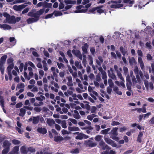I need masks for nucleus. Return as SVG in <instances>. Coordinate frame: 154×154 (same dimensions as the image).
<instances>
[{
  "label": "nucleus",
  "instance_id": "obj_3",
  "mask_svg": "<svg viewBox=\"0 0 154 154\" xmlns=\"http://www.w3.org/2000/svg\"><path fill=\"white\" fill-rule=\"evenodd\" d=\"M39 121L42 123H45V121L42 116H32L28 120V122H31L32 124L35 125L38 124Z\"/></svg>",
  "mask_w": 154,
  "mask_h": 154
},
{
  "label": "nucleus",
  "instance_id": "obj_51",
  "mask_svg": "<svg viewBox=\"0 0 154 154\" xmlns=\"http://www.w3.org/2000/svg\"><path fill=\"white\" fill-rule=\"evenodd\" d=\"M27 151L28 152L29 151H30L32 153L35 152V148H33L32 147H29L27 148Z\"/></svg>",
  "mask_w": 154,
  "mask_h": 154
},
{
  "label": "nucleus",
  "instance_id": "obj_13",
  "mask_svg": "<svg viewBox=\"0 0 154 154\" xmlns=\"http://www.w3.org/2000/svg\"><path fill=\"white\" fill-rule=\"evenodd\" d=\"M0 105L1 106L3 109V110L4 112L6 113V111L4 109V97L0 95Z\"/></svg>",
  "mask_w": 154,
  "mask_h": 154
},
{
  "label": "nucleus",
  "instance_id": "obj_2",
  "mask_svg": "<svg viewBox=\"0 0 154 154\" xmlns=\"http://www.w3.org/2000/svg\"><path fill=\"white\" fill-rule=\"evenodd\" d=\"M13 61L14 59L11 57L8 58L7 60L8 66L7 67L6 70L10 80H11L12 79L11 70L13 69L14 66Z\"/></svg>",
  "mask_w": 154,
  "mask_h": 154
},
{
  "label": "nucleus",
  "instance_id": "obj_36",
  "mask_svg": "<svg viewBox=\"0 0 154 154\" xmlns=\"http://www.w3.org/2000/svg\"><path fill=\"white\" fill-rule=\"evenodd\" d=\"M75 66L79 69H82V66L81 64H79V62L76 61L75 62Z\"/></svg>",
  "mask_w": 154,
  "mask_h": 154
},
{
  "label": "nucleus",
  "instance_id": "obj_10",
  "mask_svg": "<svg viewBox=\"0 0 154 154\" xmlns=\"http://www.w3.org/2000/svg\"><path fill=\"white\" fill-rule=\"evenodd\" d=\"M26 6V5H15L13 6V8L16 11H21L22 9L25 8Z\"/></svg>",
  "mask_w": 154,
  "mask_h": 154
},
{
  "label": "nucleus",
  "instance_id": "obj_6",
  "mask_svg": "<svg viewBox=\"0 0 154 154\" xmlns=\"http://www.w3.org/2000/svg\"><path fill=\"white\" fill-rule=\"evenodd\" d=\"M84 7L82 5H80L76 7L77 10L75 11V12L76 13H85L88 11L87 9L82 8Z\"/></svg>",
  "mask_w": 154,
  "mask_h": 154
},
{
  "label": "nucleus",
  "instance_id": "obj_25",
  "mask_svg": "<svg viewBox=\"0 0 154 154\" xmlns=\"http://www.w3.org/2000/svg\"><path fill=\"white\" fill-rule=\"evenodd\" d=\"M20 151L23 154H27L28 153L27 148H26L25 146H23L20 148Z\"/></svg>",
  "mask_w": 154,
  "mask_h": 154
},
{
  "label": "nucleus",
  "instance_id": "obj_63",
  "mask_svg": "<svg viewBox=\"0 0 154 154\" xmlns=\"http://www.w3.org/2000/svg\"><path fill=\"white\" fill-rule=\"evenodd\" d=\"M39 73L40 75L39 76V79H41L42 77H43L44 75V72L43 70H40L39 71Z\"/></svg>",
  "mask_w": 154,
  "mask_h": 154
},
{
  "label": "nucleus",
  "instance_id": "obj_32",
  "mask_svg": "<svg viewBox=\"0 0 154 154\" xmlns=\"http://www.w3.org/2000/svg\"><path fill=\"white\" fill-rule=\"evenodd\" d=\"M88 46L87 44L86 43L82 47V50L85 54L87 53V49L88 48Z\"/></svg>",
  "mask_w": 154,
  "mask_h": 154
},
{
  "label": "nucleus",
  "instance_id": "obj_50",
  "mask_svg": "<svg viewBox=\"0 0 154 154\" xmlns=\"http://www.w3.org/2000/svg\"><path fill=\"white\" fill-rule=\"evenodd\" d=\"M53 13H54V14L55 16H60L62 15V13L59 11H54Z\"/></svg>",
  "mask_w": 154,
  "mask_h": 154
},
{
  "label": "nucleus",
  "instance_id": "obj_12",
  "mask_svg": "<svg viewBox=\"0 0 154 154\" xmlns=\"http://www.w3.org/2000/svg\"><path fill=\"white\" fill-rule=\"evenodd\" d=\"M88 137V136L82 133H79L75 137L76 139L82 140L83 138L87 139Z\"/></svg>",
  "mask_w": 154,
  "mask_h": 154
},
{
  "label": "nucleus",
  "instance_id": "obj_56",
  "mask_svg": "<svg viewBox=\"0 0 154 154\" xmlns=\"http://www.w3.org/2000/svg\"><path fill=\"white\" fill-rule=\"evenodd\" d=\"M88 57L89 58V60H90L89 62V65L91 66L93 65V60L92 57H91L90 55H88Z\"/></svg>",
  "mask_w": 154,
  "mask_h": 154
},
{
  "label": "nucleus",
  "instance_id": "obj_39",
  "mask_svg": "<svg viewBox=\"0 0 154 154\" xmlns=\"http://www.w3.org/2000/svg\"><path fill=\"white\" fill-rule=\"evenodd\" d=\"M55 121L57 123L60 124L61 123L62 125H66V122L65 120L61 121L60 119H56Z\"/></svg>",
  "mask_w": 154,
  "mask_h": 154
},
{
  "label": "nucleus",
  "instance_id": "obj_53",
  "mask_svg": "<svg viewBox=\"0 0 154 154\" xmlns=\"http://www.w3.org/2000/svg\"><path fill=\"white\" fill-rule=\"evenodd\" d=\"M123 69L124 72V74L125 75H127L128 72V68L125 66H124L123 67Z\"/></svg>",
  "mask_w": 154,
  "mask_h": 154
},
{
  "label": "nucleus",
  "instance_id": "obj_11",
  "mask_svg": "<svg viewBox=\"0 0 154 154\" xmlns=\"http://www.w3.org/2000/svg\"><path fill=\"white\" fill-rule=\"evenodd\" d=\"M51 70L53 75L55 77L57 78L58 76V73H59V71L58 69L54 67H51Z\"/></svg>",
  "mask_w": 154,
  "mask_h": 154
},
{
  "label": "nucleus",
  "instance_id": "obj_34",
  "mask_svg": "<svg viewBox=\"0 0 154 154\" xmlns=\"http://www.w3.org/2000/svg\"><path fill=\"white\" fill-rule=\"evenodd\" d=\"M84 122H79L78 123V124L79 125H84L85 124L89 125L91 124V122L88 120H84Z\"/></svg>",
  "mask_w": 154,
  "mask_h": 154
},
{
  "label": "nucleus",
  "instance_id": "obj_59",
  "mask_svg": "<svg viewBox=\"0 0 154 154\" xmlns=\"http://www.w3.org/2000/svg\"><path fill=\"white\" fill-rule=\"evenodd\" d=\"M131 82H127L126 86L128 89L129 91L131 90Z\"/></svg>",
  "mask_w": 154,
  "mask_h": 154
},
{
  "label": "nucleus",
  "instance_id": "obj_58",
  "mask_svg": "<svg viewBox=\"0 0 154 154\" xmlns=\"http://www.w3.org/2000/svg\"><path fill=\"white\" fill-rule=\"evenodd\" d=\"M122 6V5H112L111 6V7L112 8H118Z\"/></svg>",
  "mask_w": 154,
  "mask_h": 154
},
{
  "label": "nucleus",
  "instance_id": "obj_31",
  "mask_svg": "<svg viewBox=\"0 0 154 154\" xmlns=\"http://www.w3.org/2000/svg\"><path fill=\"white\" fill-rule=\"evenodd\" d=\"M68 130L71 131H76L79 130V128L76 127H69L68 128Z\"/></svg>",
  "mask_w": 154,
  "mask_h": 154
},
{
  "label": "nucleus",
  "instance_id": "obj_16",
  "mask_svg": "<svg viewBox=\"0 0 154 154\" xmlns=\"http://www.w3.org/2000/svg\"><path fill=\"white\" fill-rule=\"evenodd\" d=\"M45 10L44 9H42L35 13L36 17L39 20V17L40 15H42L44 12Z\"/></svg>",
  "mask_w": 154,
  "mask_h": 154
},
{
  "label": "nucleus",
  "instance_id": "obj_7",
  "mask_svg": "<svg viewBox=\"0 0 154 154\" xmlns=\"http://www.w3.org/2000/svg\"><path fill=\"white\" fill-rule=\"evenodd\" d=\"M99 146L103 150L106 149L109 150L111 149L107 145L105 144V143L103 140L100 141L99 143Z\"/></svg>",
  "mask_w": 154,
  "mask_h": 154
},
{
  "label": "nucleus",
  "instance_id": "obj_37",
  "mask_svg": "<svg viewBox=\"0 0 154 154\" xmlns=\"http://www.w3.org/2000/svg\"><path fill=\"white\" fill-rule=\"evenodd\" d=\"M70 152L72 154H78L79 152V149L76 148L71 150Z\"/></svg>",
  "mask_w": 154,
  "mask_h": 154
},
{
  "label": "nucleus",
  "instance_id": "obj_19",
  "mask_svg": "<svg viewBox=\"0 0 154 154\" xmlns=\"http://www.w3.org/2000/svg\"><path fill=\"white\" fill-rule=\"evenodd\" d=\"M38 19L36 17H31L29 18L26 20L27 22L29 24L32 23L33 22H36L38 21Z\"/></svg>",
  "mask_w": 154,
  "mask_h": 154
},
{
  "label": "nucleus",
  "instance_id": "obj_1",
  "mask_svg": "<svg viewBox=\"0 0 154 154\" xmlns=\"http://www.w3.org/2000/svg\"><path fill=\"white\" fill-rule=\"evenodd\" d=\"M45 99V97L44 96L41 95L39 97H37L35 98H32L30 99L31 102L33 103L35 106H40L44 104L42 102Z\"/></svg>",
  "mask_w": 154,
  "mask_h": 154
},
{
  "label": "nucleus",
  "instance_id": "obj_38",
  "mask_svg": "<svg viewBox=\"0 0 154 154\" xmlns=\"http://www.w3.org/2000/svg\"><path fill=\"white\" fill-rule=\"evenodd\" d=\"M118 128H113L111 131V134L112 135L116 136L118 135V134L116 132L117 131Z\"/></svg>",
  "mask_w": 154,
  "mask_h": 154
},
{
  "label": "nucleus",
  "instance_id": "obj_28",
  "mask_svg": "<svg viewBox=\"0 0 154 154\" xmlns=\"http://www.w3.org/2000/svg\"><path fill=\"white\" fill-rule=\"evenodd\" d=\"M128 60L131 65H133L136 62V60L134 57H128Z\"/></svg>",
  "mask_w": 154,
  "mask_h": 154
},
{
  "label": "nucleus",
  "instance_id": "obj_20",
  "mask_svg": "<svg viewBox=\"0 0 154 154\" xmlns=\"http://www.w3.org/2000/svg\"><path fill=\"white\" fill-rule=\"evenodd\" d=\"M146 104H144L142 108H137L136 109L137 110V111L139 112H142L143 113L146 112Z\"/></svg>",
  "mask_w": 154,
  "mask_h": 154
},
{
  "label": "nucleus",
  "instance_id": "obj_21",
  "mask_svg": "<svg viewBox=\"0 0 154 154\" xmlns=\"http://www.w3.org/2000/svg\"><path fill=\"white\" fill-rule=\"evenodd\" d=\"M7 57L6 55H5L2 56L0 59V65H3L5 63L6 59Z\"/></svg>",
  "mask_w": 154,
  "mask_h": 154
},
{
  "label": "nucleus",
  "instance_id": "obj_5",
  "mask_svg": "<svg viewBox=\"0 0 154 154\" xmlns=\"http://www.w3.org/2000/svg\"><path fill=\"white\" fill-rule=\"evenodd\" d=\"M11 143L8 140H5L3 143L2 146L5 149L2 151V154H7L10 149V147Z\"/></svg>",
  "mask_w": 154,
  "mask_h": 154
},
{
  "label": "nucleus",
  "instance_id": "obj_43",
  "mask_svg": "<svg viewBox=\"0 0 154 154\" xmlns=\"http://www.w3.org/2000/svg\"><path fill=\"white\" fill-rule=\"evenodd\" d=\"M96 115L94 114H92L91 115H88L87 116V118L89 120L91 121L96 116Z\"/></svg>",
  "mask_w": 154,
  "mask_h": 154
},
{
  "label": "nucleus",
  "instance_id": "obj_57",
  "mask_svg": "<svg viewBox=\"0 0 154 154\" xmlns=\"http://www.w3.org/2000/svg\"><path fill=\"white\" fill-rule=\"evenodd\" d=\"M123 2L125 3H129L130 4H133L134 3V1L131 0H124Z\"/></svg>",
  "mask_w": 154,
  "mask_h": 154
},
{
  "label": "nucleus",
  "instance_id": "obj_62",
  "mask_svg": "<svg viewBox=\"0 0 154 154\" xmlns=\"http://www.w3.org/2000/svg\"><path fill=\"white\" fill-rule=\"evenodd\" d=\"M0 70L2 73L3 74L5 70V67L3 65H0Z\"/></svg>",
  "mask_w": 154,
  "mask_h": 154
},
{
  "label": "nucleus",
  "instance_id": "obj_26",
  "mask_svg": "<svg viewBox=\"0 0 154 154\" xmlns=\"http://www.w3.org/2000/svg\"><path fill=\"white\" fill-rule=\"evenodd\" d=\"M46 122L47 124L49 125H52L55 124V121L52 119L49 118L47 119Z\"/></svg>",
  "mask_w": 154,
  "mask_h": 154
},
{
  "label": "nucleus",
  "instance_id": "obj_42",
  "mask_svg": "<svg viewBox=\"0 0 154 154\" xmlns=\"http://www.w3.org/2000/svg\"><path fill=\"white\" fill-rule=\"evenodd\" d=\"M19 127H16L15 128L16 130L18 131V133L20 134H22L23 132V130L21 129V126H18Z\"/></svg>",
  "mask_w": 154,
  "mask_h": 154
},
{
  "label": "nucleus",
  "instance_id": "obj_30",
  "mask_svg": "<svg viewBox=\"0 0 154 154\" xmlns=\"http://www.w3.org/2000/svg\"><path fill=\"white\" fill-rule=\"evenodd\" d=\"M35 11V9H33L31 11L29 12L28 14V15L30 17H36L35 13H34Z\"/></svg>",
  "mask_w": 154,
  "mask_h": 154
},
{
  "label": "nucleus",
  "instance_id": "obj_29",
  "mask_svg": "<svg viewBox=\"0 0 154 154\" xmlns=\"http://www.w3.org/2000/svg\"><path fill=\"white\" fill-rule=\"evenodd\" d=\"M108 73V75L109 78L113 80H116L117 77L116 75L114 72H109Z\"/></svg>",
  "mask_w": 154,
  "mask_h": 154
},
{
  "label": "nucleus",
  "instance_id": "obj_17",
  "mask_svg": "<svg viewBox=\"0 0 154 154\" xmlns=\"http://www.w3.org/2000/svg\"><path fill=\"white\" fill-rule=\"evenodd\" d=\"M37 131L39 133L43 134H45L47 133V129L44 128H38L37 129Z\"/></svg>",
  "mask_w": 154,
  "mask_h": 154
},
{
  "label": "nucleus",
  "instance_id": "obj_8",
  "mask_svg": "<svg viewBox=\"0 0 154 154\" xmlns=\"http://www.w3.org/2000/svg\"><path fill=\"white\" fill-rule=\"evenodd\" d=\"M72 52L76 57L79 58L81 60L82 59V56L80 51L77 50H73L72 51Z\"/></svg>",
  "mask_w": 154,
  "mask_h": 154
},
{
  "label": "nucleus",
  "instance_id": "obj_27",
  "mask_svg": "<svg viewBox=\"0 0 154 154\" xmlns=\"http://www.w3.org/2000/svg\"><path fill=\"white\" fill-rule=\"evenodd\" d=\"M54 139L55 142H58L63 140V138L61 136H57L54 137Z\"/></svg>",
  "mask_w": 154,
  "mask_h": 154
},
{
  "label": "nucleus",
  "instance_id": "obj_61",
  "mask_svg": "<svg viewBox=\"0 0 154 154\" xmlns=\"http://www.w3.org/2000/svg\"><path fill=\"white\" fill-rule=\"evenodd\" d=\"M13 143L15 145H17L20 143V142L18 140L14 139L12 140Z\"/></svg>",
  "mask_w": 154,
  "mask_h": 154
},
{
  "label": "nucleus",
  "instance_id": "obj_45",
  "mask_svg": "<svg viewBox=\"0 0 154 154\" xmlns=\"http://www.w3.org/2000/svg\"><path fill=\"white\" fill-rule=\"evenodd\" d=\"M101 74L102 78L103 79H107V76L105 71H103Z\"/></svg>",
  "mask_w": 154,
  "mask_h": 154
},
{
  "label": "nucleus",
  "instance_id": "obj_22",
  "mask_svg": "<svg viewBox=\"0 0 154 154\" xmlns=\"http://www.w3.org/2000/svg\"><path fill=\"white\" fill-rule=\"evenodd\" d=\"M98 59H96V61L98 65L100 66L101 63L103 62V60L101 56H98Z\"/></svg>",
  "mask_w": 154,
  "mask_h": 154
},
{
  "label": "nucleus",
  "instance_id": "obj_33",
  "mask_svg": "<svg viewBox=\"0 0 154 154\" xmlns=\"http://www.w3.org/2000/svg\"><path fill=\"white\" fill-rule=\"evenodd\" d=\"M119 50L122 55L124 56L127 53V51L126 49L123 46H121L119 48Z\"/></svg>",
  "mask_w": 154,
  "mask_h": 154
},
{
  "label": "nucleus",
  "instance_id": "obj_52",
  "mask_svg": "<svg viewBox=\"0 0 154 154\" xmlns=\"http://www.w3.org/2000/svg\"><path fill=\"white\" fill-rule=\"evenodd\" d=\"M45 4L44 6V7L45 8H51L52 5V4L51 3H48L45 2Z\"/></svg>",
  "mask_w": 154,
  "mask_h": 154
},
{
  "label": "nucleus",
  "instance_id": "obj_46",
  "mask_svg": "<svg viewBox=\"0 0 154 154\" xmlns=\"http://www.w3.org/2000/svg\"><path fill=\"white\" fill-rule=\"evenodd\" d=\"M74 112L75 113V114L74 115V117L77 119H79L80 116L77 110H75L74 111Z\"/></svg>",
  "mask_w": 154,
  "mask_h": 154
},
{
  "label": "nucleus",
  "instance_id": "obj_64",
  "mask_svg": "<svg viewBox=\"0 0 154 154\" xmlns=\"http://www.w3.org/2000/svg\"><path fill=\"white\" fill-rule=\"evenodd\" d=\"M137 54L139 57H142L143 56V53L142 51L140 50H138L137 51Z\"/></svg>",
  "mask_w": 154,
  "mask_h": 154
},
{
  "label": "nucleus",
  "instance_id": "obj_23",
  "mask_svg": "<svg viewBox=\"0 0 154 154\" xmlns=\"http://www.w3.org/2000/svg\"><path fill=\"white\" fill-rule=\"evenodd\" d=\"M0 27L1 28H3V29L5 30H9L11 29V28L10 26L6 24H3L2 25L1 24Z\"/></svg>",
  "mask_w": 154,
  "mask_h": 154
},
{
  "label": "nucleus",
  "instance_id": "obj_14",
  "mask_svg": "<svg viewBox=\"0 0 154 154\" xmlns=\"http://www.w3.org/2000/svg\"><path fill=\"white\" fill-rule=\"evenodd\" d=\"M138 62L139 64L140 67L141 69L142 70L144 69V64L143 63V61L142 58L141 57H138Z\"/></svg>",
  "mask_w": 154,
  "mask_h": 154
},
{
  "label": "nucleus",
  "instance_id": "obj_40",
  "mask_svg": "<svg viewBox=\"0 0 154 154\" xmlns=\"http://www.w3.org/2000/svg\"><path fill=\"white\" fill-rule=\"evenodd\" d=\"M19 115L21 116H23L26 113V110L24 108H21L20 110Z\"/></svg>",
  "mask_w": 154,
  "mask_h": 154
},
{
  "label": "nucleus",
  "instance_id": "obj_9",
  "mask_svg": "<svg viewBox=\"0 0 154 154\" xmlns=\"http://www.w3.org/2000/svg\"><path fill=\"white\" fill-rule=\"evenodd\" d=\"M85 145L87 146L93 147L95 146L97 144L96 143L91 140H88L85 141Z\"/></svg>",
  "mask_w": 154,
  "mask_h": 154
},
{
  "label": "nucleus",
  "instance_id": "obj_47",
  "mask_svg": "<svg viewBox=\"0 0 154 154\" xmlns=\"http://www.w3.org/2000/svg\"><path fill=\"white\" fill-rule=\"evenodd\" d=\"M110 128H108L107 129L103 130L101 131V134H105L108 133L109 131H110Z\"/></svg>",
  "mask_w": 154,
  "mask_h": 154
},
{
  "label": "nucleus",
  "instance_id": "obj_41",
  "mask_svg": "<svg viewBox=\"0 0 154 154\" xmlns=\"http://www.w3.org/2000/svg\"><path fill=\"white\" fill-rule=\"evenodd\" d=\"M64 2L67 4H76L75 1H72L71 0H66L64 1Z\"/></svg>",
  "mask_w": 154,
  "mask_h": 154
},
{
  "label": "nucleus",
  "instance_id": "obj_24",
  "mask_svg": "<svg viewBox=\"0 0 154 154\" xmlns=\"http://www.w3.org/2000/svg\"><path fill=\"white\" fill-rule=\"evenodd\" d=\"M113 90L118 95H121L122 94V92L119 90V88L117 86H115L114 87Z\"/></svg>",
  "mask_w": 154,
  "mask_h": 154
},
{
  "label": "nucleus",
  "instance_id": "obj_44",
  "mask_svg": "<svg viewBox=\"0 0 154 154\" xmlns=\"http://www.w3.org/2000/svg\"><path fill=\"white\" fill-rule=\"evenodd\" d=\"M19 150V147L18 146H16L14 147L12 151L15 154H18V151Z\"/></svg>",
  "mask_w": 154,
  "mask_h": 154
},
{
  "label": "nucleus",
  "instance_id": "obj_55",
  "mask_svg": "<svg viewBox=\"0 0 154 154\" xmlns=\"http://www.w3.org/2000/svg\"><path fill=\"white\" fill-rule=\"evenodd\" d=\"M121 80L122 81L120 82V86H121L122 88H125V86L124 84V80Z\"/></svg>",
  "mask_w": 154,
  "mask_h": 154
},
{
  "label": "nucleus",
  "instance_id": "obj_49",
  "mask_svg": "<svg viewBox=\"0 0 154 154\" xmlns=\"http://www.w3.org/2000/svg\"><path fill=\"white\" fill-rule=\"evenodd\" d=\"M101 7H97L96 8V10L97 12L101 14L103 12V11L101 9Z\"/></svg>",
  "mask_w": 154,
  "mask_h": 154
},
{
  "label": "nucleus",
  "instance_id": "obj_15",
  "mask_svg": "<svg viewBox=\"0 0 154 154\" xmlns=\"http://www.w3.org/2000/svg\"><path fill=\"white\" fill-rule=\"evenodd\" d=\"M138 62L139 64L140 67L141 69L142 70L144 69V64L143 63V61L142 58L141 57H138Z\"/></svg>",
  "mask_w": 154,
  "mask_h": 154
},
{
  "label": "nucleus",
  "instance_id": "obj_18",
  "mask_svg": "<svg viewBox=\"0 0 154 154\" xmlns=\"http://www.w3.org/2000/svg\"><path fill=\"white\" fill-rule=\"evenodd\" d=\"M122 71V69L121 68H120L119 69V70L116 71L117 75L119 78L121 80H124V78L122 76V74H121V72Z\"/></svg>",
  "mask_w": 154,
  "mask_h": 154
},
{
  "label": "nucleus",
  "instance_id": "obj_48",
  "mask_svg": "<svg viewBox=\"0 0 154 154\" xmlns=\"http://www.w3.org/2000/svg\"><path fill=\"white\" fill-rule=\"evenodd\" d=\"M108 83L110 87L113 88L114 84L111 79H108Z\"/></svg>",
  "mask_w": 154,
  "mask_h": 154
},
{
  "label": "nucleus",
  "instance_id": "obj_60",
  "mask_svg": "<svg viewBox=\"0 0 154 154\" xmlns=\"http://www.w3.org/2000/svg\"><path fill=\"white\" fill-rule=\"evenodd\" d=\"M36 106L34 108V110L36 112H39L42 110V109L40 107H38V106Z\"/></svg>",
  "mask_w": 154,
  "mask_h": 154
},
{
  "label": "nucleus",
  "instance_id": "obj_4",
  "mask_svg": "<svg viewBox=\"0 0 154 154\" xmlns=\"http://www.w3.org/2000/svg\"><path fill=\"white\" fill-rule=\"evenodd\" d=\"M3 16L6 17V19L3 22L4 23H16L15 17L14 16H11L9 14L4 13Z\"/></svg>",
  "mask_w": 154,
  "mask_h": 154
},
{
  "label": "nucleus",
  "instance_id": "obj_35",
  "mask_svg": "<svg viewBox=\"0 0 154 154\" xmlns=\"http://www.w3.org/2000/svg\"><path fill=\"white\" fill-rule=\"evenodd\" d=\"M25 87V85L23 83H20L17 84L16 88V90H17L18 89H24Z\"/></svg>",
  "mask_w": 154,
  "mask_h": 154
},
{
  "label": "nucleus",
  "instance_id": "obj_54",
  "mask_svg": "<svg viewBox=\"0 0 154 154\" xmlns=\"http://www.w3.org/2000/svg\"><path fill=\"white\" fill-rule=\"evenodd\" d=\"M102 137V136L100 135H98L95 137V139L97 141H99L101 140Z\"/></svg>",
  "mask_w": 154,
  "mask_h": 154
}]
</instances>
